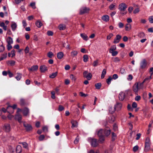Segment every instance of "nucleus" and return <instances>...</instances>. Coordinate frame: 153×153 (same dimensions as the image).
<instances>
[{"mask_svg":"<svg viewBox=\"0 0 153 153\" xmlns=\"http://www.w3.org/2000/svg\"><path fill=\"white\" fill-rule=\"evenodd\" d=\"M23 125L25 128V129L27 131H30L32 129V127L30 125L27 124L25 122L23 123Z\"/></svg>","mask_w":153,"mask_h":153,"instance_id":"obj_6","label":"nucleus"},{"mask_svg":"<svg viewBox=\"0 0 153 153\" xmlns=\"http://www.w3.org/2000/svg\"><path fill=\"white\" fill-rule=\"evenodd\" d=\"M111 132V130L109 127H106V129H104V133L105 135L106 136H108L110 134Z\"/></svg>","mask_w":153,"mask_h":153,"instance_id":"obj_11","label":"nucleus"},{"mask_svg":"<svg viewBox=\"0 0 153 153\" xmlns=\"http://www.w3.org/2000/svg\"><path fill=\"white\" fill-rule=\"evenodd\" d=\"M147 65V62L146 60L144 59L141 62L140 64V66L141 68L143 69L146 68Z\"/></svg>","mask_w":153,"mask_h":153,"instance_id":"obj_8","label":"nucleus"},{"mask_svg":"<svg viewBox=\"0 0 153 153\" xmlns=\"http://www.w3.org/2000/svg\"><path fill=\"white\" fill-rule=\"evenodd\" d=\"M57 72H56L55 73H53L51 75L49 76V77L51 78H54L57 75Z\"/></svg>","mask_w":153,"mask_h":153,"instance_id":"obj_32","label":"nucleus"},{"mask_svg":"<svg viewBox=\"0 0 153 153\" xmlns=\"http://www.w3.org/2000/svg\"><path fill=\"white\" fill-rule=\"evenodd\" d=\"M38 67L37 65H34L32 66L31 68H28V70L29 71H35L38 69Z\"/></svg>","mask_w":153,"mask_h":153,"instance_id":"obj_14","label":"nucleus"},{"mask_svg":"<svg viewBox=\"0 0 153 153\" xmlns=\"http://www.w3.org/2000/svg\"><path fill=\"white\" fill-rule=\"evenodd\" d=\"M22 148L20 146H17L16 148V152L17 153H20L22 152Z\"/></svg>","mask_w":153,"mask_h":153,"instance_id":"obj_28","label":"nucleus"},{"mask_svg":"<svg viewBox=\"0 0 153 153\" xmlns=\"http://www.w3.org/2000/svg\"><path fill=\"white\" fill-rule=\"evenodd\" d=\"M64 54L62 52H59L57 54V57L59 59H61L63 56Z\"/></svg>","mask_w":153,"mask_h":153,"instance_id":"obj_24","label":"nucleus"},{"mask_svg":"<svg viewBox=\"0 0 153 153\" xmlns=\"http://www.w3.org/2000/svg\"><path fill=\"white\" fill-rule=\"evenodd\" d=\"M15 119L17 120L19 123H21L22 119V116L21 115L18 113L16 115Z\"/></svg>","mask_w":153,"mask_h":153,"instance_id":"obj_16","label":"nucleus"},{"mask_svg":"<svg viewBox=\"0 0 153 153\" xmlns=\"http://www.w3.org/2000/svg\"><path fill=\"white\" fill-rule=\"evenodd\" d=\"M80 36L85 41H87L88 39V37L87 36L85 33L80 34Z\"/></svg>","mask_w":153,"mask_h":153,"instance_id":"obj_25","label":"nucleus"},{"mask_svg":"<svg viewBox=\"0 0 153 153\" xmlns=\"http://www.w3.org/2000/svg\"><path fill=\"white\" fill-rule=\"evenodd\" d=\"M91 143L92 146L94 147H97L98 144L97 140L95 139H91Z\"/></svg>","mask_w":153,"mask_h":153,"instance_id":"obj_5","label":"nucleus"},{"mask_svg":"<svg viewBox=\"0 0 153 153\" xmlns=\"http://www.w3.org/2000/svg\"><path fill=\"white\" fill-rule=\"evenodd\" d=\"M42 130L43 131L45 132H47L48 131V127L46 126H44L42 127Z\"/></svg>","mask_w":153,"mask_h":153,"instance_id":"obj_51","label":"nucleus"},{"mask_svg":"<svg viewBox=\"0 0 153 153\" xmlns=\"http://www.w3.org/2000/svg\"><path fill=\"white\" fill-rule=\"evenodd\" d=\"M139 147L137 146H134L133 148V151L134 152H136L138 149Z\"/></svg>","mask_w":153,"mask_h":153,"instance_id":"obj_50","label":"nucleus"},{"mask_svg":"<svg viewBox=\"0 0 153 153\" xmlns=\"http://www.w3.org/2000/svg\"><path fill=\"white\" fill-rule=\"evenodd\" d=\"M115 5L114 4H111L109 6V8L111 10H113L114 9L115 7Z\"/></svg>","mask_w":153,"mask_h":153,"instance_id":"obj_56","label":"nucleus"},{"mask_svg":"<svg viewBox=\"0 0 153 153\" xmlns=\"http://www.w3.org/2000/svg\"><path fill=\"white\" fill-rule=\"evenodd\" d=\"M138 36L140 38H144L145 37V34L143 32L140 33L138 34Z\"/></svg>","mask_w":153,"mask_h":153,"instance_id":"obj_40","label":"nucleus"},{"mask_svg":"<svg viewBox=\"0 0 153 153\" xmlns=\"http://www.w3.org/2000/svg\"><path fill=\"white\" fill-rule=\"evenodd\" d=\"M102 19L103 21L107 22L109 20V16L107 15H104L102 17Z\"/></svg>","mask_w":153,"mask_h":153,"instance_id":"obj_20","label":"nucleus"},{"mask_svg":"<svg viewBox=\"0 0 153 153\" xmlns=\"http://www.w3.org/2000/svg\"><path fill=\"white\" fill-rule=\"evenodd\" d=\"M64 109V107L62 105H60L59 106L58 110L59 111H61Z\"/></svg>","mask_w":153,"mask_h":153,"instance_id":"obj_52","label":"nucleus"},{"mask_svg":"<svg viewBox=\"0 0 153 153\" xmlns=\"http://www.w3.org/2000/svg\"><path fill=\"white\" fill-rule=\"evenodd\" d=\"M118 76L117 74H115L113 75L112 79H116L118 78Z\"/></svg>","mask_w":153,"mask_h":153,"instance_id":"obj_58","label":"nucleus"},{"mask_svg":"<svg viewBox=\"0 0 153 153\" xmlns=\"http://www.w3.org/2000/svg\"><path fill=\"white\" fill-rule=\"evenodd\" d=\"M115 117L113 116H111L108 118V122L110 123H112L115 120Z\"/></svg>","mask_w":153,"mask_h":153,"instance_id":"obj_21","label":"nucleus"},{"mask_svg":"<svg viewBox=\"0 0 153 153\" xmlns=\"http://www.w3.org/2000/svg\"><path fill=\"white\" fill-rule=\"evenodd\" d=\"M145 144H151V142L149 138L147 137L146 139Z\"/></svg>","mask_w":153,"mask_h":153,"instance_id":"obj_48","label":"nucleus"},{"mask_svg":"<svg viewBox=\"0 0 153 153\" xmlns=\"http://www.w3.org/2000/svg\"><path fill=\"white\" fill-rule=\"evenodd\" d=\"M45 137L44 135H41L39 137V140L40 141L43 140L45 138Z\"/></svg>","mask_w":153,"mask_h":153,"instance_id":"obj_53","label":"nucleus"},{"mask_svg":"<svg viewBox=\"0 0 153 153\" xmlns=\"http://www.w3.org/2000/svg\"><path fill=\"white\" fill-rule=\"evenodd\" d=\"M99 137L100 139L99 140V141H100L101 143H102L105 140L104 136Z\"/></svg>","mask_w":153,"mask_h":153,"instance_id":"obj_60","label":"nucleus"},{"mask_svg":"<svg viewBox=\"0 0 153 153\" xmlns=\"http://www.w3.org/2000/svg\"><path fill=\"white\" fill-rule=\"evenodd\" d=\"M78 52L76 51H72L71 53V56L72 57H74L77 55Z\"/></svg>","mask_w":153,"mask_h":153,"instance_id":"obj_29","label":"nucleus"},{"mask_svg":"<svg viewBox=\"0 0 153 153\" xmlns=\"http://www.w3.org/2000/svg\"><path fill=\"white\" fill-rule=\"evenodd\" d=\"M4 47L3 45H1L0 47V53L3 52L4 51Z\"/></svg>","mask_w":153,"mask_h":153,"instance_id":"obj_46","label":"nucleus"},{"mask_svg":"<svg viewBox=\"0 0 153 153\" xmlns=\"http://www.w3.org/2000/svg\"><path fill=\"white\" fill-rule=\"evenodd\" d=\"M7 53H6L2 55V56L0 58V61L6 58L7 57Z\"/></svg>","mask_w":153,"mask_h":153,"instance_id":"obj_36","label":"nucleus"},{"mask_svg":"<svg viewBox=\"0 0 153 153\" xmlns=\"http://www.w3.org/2000/svg\"><path fill=\"white\" fill-rule=\"evenodd\" d=\"M125 97V93L124 92H121L119 96V100L121 101H122L124 99Z\"/></svg>","mask_w":153,"mask_h":153,"instance_id":"obj_13","label":"nucleus"},{"mask_svg":"<svg viewBox=\"0 0 153 153\" xmlns=\"http://www.w3.org/2000/svg\"><path fill=\"white\" fill-rule=\"evenodd\" d=\"M116 49V47L115 45H113L109 49V52L111 53L113 51H114Z\"/></svg>","mask_w":153,"mask_h":153,"instance_id":"obj_34","label":"nucleus"},{"mask_svg":"<svg viewBox=\"0 0 153 153\" xmlns=\"http://www.w3.org/2000/svg\"><path fill=\"white\" fill-rule=\"evenodd\" d=\"M17 26V25L16 23H13L11 25V27L12 30L13 31L15 30L16 29Z\"/></svg>","mask_w":153,"mask_h":153,"instance_id":"obj_37","label":"nucleus"},{"mask_svg":"<svg viewBox=\"0 0 153 153\" xmlns=\"http://www.w3.org/2000/svg\"><path fill=\"white\" fill-rule=\"evenodd\" d=\"M112 53V56H114L117 55L118 53V52L117 51H113L112 52L110 53Z\"/></svg>","mask_w":153,"mask_h":153,"instance_id":"obj_55","label":"nucleus"},{"mask_svg":"<svg viewBox=\"0 0 153 153\" xmlns=\"http://www.w3.org/2000/svg\"><path fill=\"white\" fill-rule=\"evenodd\" d=\"M4 130L6 132H9L10 130V126L9 124H7L4 125Z\"/></svg>","mask_w":153,"mask_h":153,"instance_id":"obj_9","label":"nucleus"},{"mask_svg":"<svg viewBox=\"0 0 153 153\" xmlns=\"http://www.w3.org/2000/svg\"><path fill=\"white\" fill-rule=\"evenodd\" d=\"M6 41L7 44H11L13 42L12 38L10 36H9L7 37Z\"/></svg>","mask_w":153,"mask_h":153,"instance_id":"obj_23","label":"nucleus"},{"mask_svg":"<svg viewBox=\"0 0 153 153\" xmlns=\"http://www.w3.org/2000/svg\"><path fill=\"white\" fill-rule=\"evenodd\" d=\"M122 107V105L121 103L117 102L114 105V108L116 111H119L121 109Z\"/></svg>","mask_w":153,"mask_h":153,"instance_id":"obj_7","label":"nucleus"},{"mask_svg":"<svg viewBox=\"0 0 153 153\" xmlns=\"http://www.w3.org/2000/svg\"><path fill=\"white\" fill-rule=\"evenodd\" d=\"M30 6L31 7L33 8L34 9L36 8L35 3L34 2L31 3L30 4Z\"/></svg>","mask_w":153,"mask_h":153,"instance_id":"obj_59","label":"nucleus"},{"mask_svg":"<svg viewBox=\"0 0 153 153\" xmlns=\"http://www.w3.org/2000/svg\"><path fill=\"white\" fill-rule=\"evenodd\" d=\"M149 22L150 23H153V16H150L149 19Z\"/></svg>","mask_w":153,"mask_h":153,"instance_id":"obj_62","label":"nucleus"},{"mask_svg":"<svg viewBox=\"0 0 153 153\" xmlns=\"http://www.w3.org/2000/svg\"><path fill=\"white\" fill-rule=\"evenodd\" d=\"M104 132V130L100 129L98 131L97 133V135L99 137L104 136L105 135Z\"/></svg>","mask_w":153,"mask_h":153,"instance_id":"obj_12","label":"nucleus"},{"mask_svg":"<svg viewBox=\"0 0 153 153\" xmlns=\"http://www.w3.org/2000/svg\"><path fill=\"white\" fill-rule=\"evenodd\" d=\"M53 53L51 52H49L48 53V56L49 58H51L53 56Z\"/></svg>","mask_w":153,"mask_h":153,"instance_id":"obj_42","label":"nucleus"},{"mask_svg":"<svg viewBox=\"0 0 153 153\" xmlns=\"http://www.w3.org/2000/svg\"><path fill=\"white\" fill-rule=\"evenodd\" d=\"M121 36L119 35H116V38L114 39L113 43L115 44L118 43L121 38Z\"/></svg>","mask_w":153,"mask_h":153,"instance_id":"obj_10","label":"nucleus"},{"mask_svg":"<svg viewBox=\"0 0 153 153\" xmlns=\"http://www.w3.org/2000/svg\"><path fill=\"white\" fill-rule=\"evenodd\" d=\"M152 75H151V76L149 77H147L146 78H145L144 80H143V81L141 83H143H143L146 81H149L150 79H152Z\"/></svg>","mask_w":153,"mask_h":153,"instance_id":"obj_44","label":"nucleus"},{"mask_svg":"<svg viewBox=\"0 0 153 153\" xmlns=\"http://www.w3.org/2000/svg\"><path fill=\"white\" fill-rule=\"evenodd\" d=\"M90 9L88 7H82L80 10L79 14L82 15L85 13H88Z\"/></svg>","mask_w":153,"mask_h":153,"instance_id":"obj_2","label":"nucleus"},{"mask_svg":"<svg viewBox=\"0 0 153 153\" xmlns=\"http://www.w3.org/2000/svg\"><path fill=\"white\" fill-rule=\"evenodd\" d=\"M120 61V59L117 57H115L114 59V61L115 62H119Z\"/></svg>","mask_w":153,"mask_h":153,"instance_id":"obj_64","label":"nucleus"},{"mask_svg":"<svg viewBox=\"0 0 153 153\" xmlns=\"http://www.w3.org/2000/svg\"><path fill=\"white\" fill-rule=\"evenodd\" d=\"M36 25L39 28L42 25L41 22L39 20H38L36 22Z\"/></svg>","mask_w":153,"mask_h":153,"instance_id":"obj_26","label":"nucleus"},{"mask_svg":"<svg viewBox=\"0 0 153 153\" xmlns=\"http://www.w3.org/2000/svg\"><path fill=\"white\" fill-rule=\"evenodd\" d=\"M115 109H114V108H113L112 107H110L109 109V112L111 114H113L115 111Z\"/></svg>","mask_w":153,"mask_h":153,"instance_id":"obj_41","label":"nucleus"},{"mask_svg":"<svg viewBox=\"0 0 153 153\" xmlns=\"http://www.w3.org/2000/svg\"><path fill=\"white\" fill-rule=\"evenodd\" d=\"M47 34L49 36H52L53 34V33L51 31H48L47 32Z\"/></svg>","mask_w":153,"mask_h":153,"instance_id":"obj_63","label":"nucleus"},{"mask_svg":"<svg viewBox=\"0 0 153 153\" xmlns=\"http://www.w3.org/2000/svg\"><path fill=\"white\" fill-rule=\"evenodd\" d=\"M143 83L140 82L135 83L133 87V90L136 94H137L139 90L143 87Z\"/></svg>","mask_w":153,"mask_h":153,"instance_id":"obj_1","label":"nucleus"},{"mask_svg":"<svg viewBox=\"0 0 153 153\" xmlns=\"http://www.w3.org/2000/svg\"><path fill=\"white\" fill-rule=\"evenodd\" d=\"M150 144H145V148L144 151L146 152H147L149 151L150 149Z\"/></svg>","mask_w":153,"mask_h":153,"instance_id":"obj_19","label":"nucleus"},{"mask_svg":"<svg viewBox=\"0 0 153 153\" xmlns=\"http://www.w3.org/2000/svg\"><path fill=\"white\" fill-rule=\"evenodd\" d=\"M133 79V76L131 74H129L128 75L127 77V79L129 81Z\"/></svg>","mask_w":153,"mask_h":153,"instance_id":"obj_61","label":"nucleus"},{"mask_svg":"<svg viewBox=\"0 0 153 153\" xmlns=\"http://www.w3.org/2000/svg\"><path fill=\"white\" fill-rule=\"evenodd\" d=\"M17 76L15 77V78L18 80H19L22 77V74L20 73H17L16 74Z\"/></svg>","mask_w":153,"mask_h":153,"instance_id":"obj_31","label":"nucleus"},{"mask_svg":"<svg viewBox=\"0 0 153 153\" xmlns=\"http://www.w3.org/2000/svg\"><path fill=\"white\" fill-rule=\"evenodd\" d=\"M83 60L84 62H87L88 59V55H84L83 56Z\"/></svg>","mask_w":153,"mask_h":153,"instance_id":"obj_33","label":"nucleus"},{"mask_svg":"<svg viewBox=\"0 0 153 153\" xmlns=\"http://www.w3.org/2000/svg\"><path fill=\"white\" fill-rule=\"evenodd\" d=\"M22 111L24 115L27 116L29 113V110L28 108H25Z\"/></svg>","mask_w":153,"mask_h":153,"instance_id":"obj_18","label":"nucleus"},{"mask_svg":"<svg viewBox=\"0 0 153 153\" xmlns=\"http://www.w3.org/2000/svg\"><path fill=\"white\" fill-rule=\"evenodd\" d=\"M0 26L2 27L4 30H7V26L5 25V24L4 22H2L0 23Z\"/></svg>","mask_w":153,"mask_h":153,"instance_id":"obj_30","label":"nucleus"},{"mask_svg":"<svg viewBox=\"0 0 153 153\" xmlns=\"http://www.w3.org/2000/svg\"><path fill=\"white\" fill-rule=\"evenodd\" d=\"M127 7V5L126 4L122 3L119 4V9L120 11H125Z\"/></svg>","mask_w":153,"mask_h":153,"instance_id":"obj_4","label":"nucleus"},{"mask_svg":"<svg viewBox=\"0 0 153 153\" xmlns=\"http://www.w3.org/2000/svg\"><path fill=\"white\" fill-rule=\"evenodd\" d=\"M106 70L105 69H104L102 72L101 76V78L102 79H103L104 78L105 76V75L106 74Z\"/></svg>","mask_w":153,"mask_h":153,"instance_id":"obj_35","label":"nucleus"},{"mask_svg":"<svg viewBox=\"0 0 153 153\" xmlns=\"http://www.w3.org/2000/svg\"><path fill=\"white\" fill-rule=\"evenodd\" d=\"M40 69L42 72H44L47 70V67L45 65H42L40 67Z\"/></svg>","mask_w":153,"mask_h":153,"instance_id":"obj_15","label":"nucleus"},{"mask_svg":"<svg viewBox=\"0 0 153 153\" xmlns=\"http://www.w3.org/2000/svg\"><path fill=\"white\" fill-rule=\"evenodd\" d=\"M98 60H96L94 61L93 63V65L94 67H96L98 65Z\"/></svg>","mask_w":153,"mask_h":153,"instance_id":"obj_47","label":"nucleus"},{"mask_svg":"<svg viewBox=\"0 0 153 153\" xmlns=\"http://www.w3.org/2000/svg\"><path fill=\"white\" fill-rule=\"evenodd\" d=\"M58 27L60 30H63L65 29L66 26L65 25L60 24L59 25Z\"/></svg>","mask_w":153,"mask_h":153,"instance_id":"obj_27","label":"nucleus"},{"mask_svg":"<svg viewBox=\"0 0 153 153\" xmlns=\"http://www.w3.org/2000/svg\"><path fill=\"white\" fill-rule=\"evenodd\" d=\"M113 36V35L112 33H110L109 35L107 36V40L110 39Z\"/></svg>","mask_w":153,"mask_h":153,"instance_id":"obj_54","label":"nucleus"},{"mask_svg":"<svg viewBox=\"0 0 153 153\" xmlns=\"http://www.w3.org/2000/svg\"><path fill=\"white\" fill-rule=\"evenodd\" d=\"M25 104V100L22 99L20 100V104L21 105H24Z\"/></svg>","mask_w":153,"mask_h":153,"instance_id":"obj_45","label":"nucleus"},{"mask_svg":"<svg viewBox=\"0 0 153 153\" xmlns=\"http://www.w3.org/2000/svg\"><path fill=\"white\" fill-rule=\"evenodd\" d=\"M96 89H100L101 86V84L100 83H96L95 85Z\"/></svg>","mask_w":153,"mask_h":153,"instance_id":"obj_39","label":"nucleus"},{"mask_svg":"<svg viewBox=\"0 0 153 153\" xmlns=\"http://www.w3.org/2000/svg\"><path fill=\"white\" fill-rule=\"evenodd\" d=\"M112 79V77L111 76H109L108 78L106 80L107 83L108 85L110 84L111 83V81Z\"/></svg>","mask_w":153,"mask_h":153,"instance_id":"obj_43","label":"nucleus"},{"mask_svg":"<svg viewBox=\"0 0 153 153\" xmlns=\"http://www.w3.org/2000/svg\"><path fill=\"white\" fill-rule=\"evenodd\" d=\"M83 76L84 77L86 78L88 80H90L92 78V75L91 73H88L87 71H85L83 73Z\"/></svg>","mask_w":153,"mask_h":153,"instance_id":"obj_3","label":"nucleus"},{"mask_svg":"<svg viewBox=\"0 0 153 153\" xmlns=\"http://www.w3.org/2000/svg\"><path fill=\"white\" fill-rule=\"evenodd\" d=\"M7 63L8 65L13 66L15 65V62L13 60H9L7 62Z\"/></svg>","mask_w":153,"mask_h":153,"instance_id":"obj_22","label":"nucleus"},{"mask_svg":"<svg viewBox=\"0 0 153 153\" xmlns=\"http://www.w3.org/2000/svg\"><path fill=\"white\" fill-rule=\"evenodd\" d=\"M51 97L53 99H55V91H52L51 92Z\"/></svg>","mask_w":153,"mask_h":153,"instance_id":"obj_49","label":"nucleus"},{"mask_svg":"<svg viewBox=\"0 0 153 153\" xmlns=\"http://www.w3.org/2000/svg\"><path fill=\"white\" fill-rule=\"evenodd\" d=\"M70 78L72 79V80H74V81H76V79L75 76L72 74H71L70 76Z\"/></svg>","mask_w":153,"mask_h":153,"instance_id":"obj_57","label":"nucleus"},{"mask_svg":"<svg viewBox=\"0 0 153 153\" xmlns=\"http://www.w3.org/2000/svg\"><path fill=\"white\" fill-rule=\"evenodd\" d=\"M71 123L72 124V126H71L72 128L77 127L78 126V123L76 120H72L71 121Z\"/></svg>","mask_w":153,"mask_h":153,"instance_id":"obj_17","label":"nucleus"},{"mask_svg":"<svg viewBox=\"0 0 153 153\" xmlns=\"http://www.w3.org/2000/svg\"><path fill=\"white\" fill-rule=\"evenodd\" d=\"M131 25L129 24H126L125 26V29L126 31H128L131 29Z\"/></svg>","mask_w":153,"mask_h":153,"instance_id":"obj_38","label":"nucleus"}]
</instances>
